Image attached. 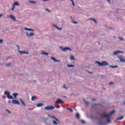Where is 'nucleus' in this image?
<instances>
[{"instance_id":"obj_1","label":"nucleus","mask_w":125,"mask_h":125,"mask_svg":"<svg viewBox=\"0 0 125 125\" xmlns=\"http://www.w3.org/2000/svg\"><path fill=\"white\" fill-rule=\"evenodd\" d=\"M115 114V110H112L109 114H107L105 113L100 114L101 118H104L106 119V122L107 124H110L111 123V119L110 118L112 116V115Z\"/></svg>"},{"instance_id":"obj_2","label":"nucleus","mask_w":125,"mask_h":125,"mask_svg":"<svg viewBox=\"0 0 125 125\" xmlns=\"http://www.w3.org/2000/svg\"><path fill=\"white\" fill-rule=\"evenodd\" d=\"M96 64H98V66L100 67H104L105 66H109V63L106 61H103L102 62L98 61L95 62Z\"/></svg>"},{"instance_id":"obj_3","label":"nucleus","mask_w":125,"mask_h":125,"mask_svg":"<svg viewBox=\"0 0 125 125\" xmlns=\"http://www.w3.org/2000/svg\"><path fill=\"white\" fill-rule=\"evenodd\" d=\"M15 46H17V47L18 48V50L20 53V54H29V52L27 51H20V47L17 45V44H15Z\"/></svg>"},{"instance_id":"obj_4","label":"nucleus","mask_w":125,"mask_h":125,"mask_svg":"<svg viewBox=\"0 0 125 125\" xmlns=\"http://www.w3.org/2000/svg\"><path fill=\"white\" fill-rule=\"evenodd\" d=\"M54 109H55V107L53 105L47 106L44 108V110H47V111L54 110Z\"/></svg>"},{"instance_id":"obj_5","label":"nucleus","mask_w":125,"mask_h":125,"mask_svg":"<svg viewBox=\"0 0 125 125\" xmlns=\"http://www.w3.org/2000/svg\"><path fill=\"white\" fill-rule=\"evenodd\" d=\"M60 48L62 50V51L65 52L66 50H69V51H72V49L70 48L69 47L63 48L62 46H60Z\"/></svg>"},{"instance_id":"obj_6","label":"nucleus","mask_w":125,"mask_h":125,"mask_svg":"<svg viewBox=\"0 0 125 125\" xmlns=\"http://www.w3.org/2000/svg\"><path fill=\"white\" fill-rule=\"evenodd\" d=\"M55 103L56 104H64V101H62L60 99H57Z\"/></svg>"},{"instance_id":"obj_7","label":"nucleus","mask_w":125,"mask_h":125,"mask_svg":"<svg viewBox=\"0 0 125 125\" xmlns=\"http://www.w3.org/2000/svg\"><path fill=\"white\" fill-rule=\"evenodd\" d=\"M25 34H26V36L27 37H28V38L34 37V36H35V33L33 32H31L29 34L28 32H25Z\"/></svg>"},{"instance_id":"obj_8","label":"nucleus","mask_w":125,"mask_h":125,"mask_svg":"<svg viewBox=\"0 0 125 125\" xmlns=\"http://www.w3.org/2000/svg\"><path fill=\"white\" fill-rule=\"evenodd\" d=\"M12 103L14 104H17V105H20V103H19V101L17 100H13L12 102Z\"/></svg>"},{"instance_id":"obj_9","label":"nucleus","mask_w":125,"mask_h":125,"mask_svg":"<svg viewBox=\"0 0 125 125\" xmlns=\"http://www.w3.org/2000/svg\"><path fill=\"white\" fill-rule=\"evenodd\" d=\"M118 57L121 62H124V63H125V59H123V57H120L119 56H118Z\"/></svg>"},{"instance_id":"obj_10","label":"nucleus","mask_w":125,"mask_h":125,"mask_svg":"<svg viewBox=\"0 0 125 125\" xmlns=\"http://www.w3.org/2000/svg\"><path fill=\"white\" fill-rule=\"evenodd\" d=\"M9 18H11L12 20H14V21H17L16 18H15V17L13 16V15H10L9 17Z\"/></svg>"},{"instance_id":"obj_11","label":"nucleus","mask_w":125,"mask_h":125,"mask_svg":"<svg viewBox=\"0 0 125 125\" xmlns=\"http://www.w3.org/2000/svg\"><path fill=\"white\" fill-rule=\"evenodd\" d=\"M24 30L25 31H29L30 32H35V30H34L32 28H27L25 27Z\"/></svg>"},{"instance_id":"obj_12","label":"nucleus","mask_w":125,"mask_h":125,"mask_svg":"<svg viewBox=\"0 0 125 125\" xmlns=\"http://www.w3.org/2000/svg\"><path fill=\"white\" fill-rule=\"evenodd\" d=\"M4 95H6L7 97H8L9 95H10V92L5 91L4 93Z\"/></svg>"},{"instance_id":"obj_13","label":"nucleus","mask_w":125,"mask_h":125,"mask_svg":"<svg viewBox=\"0 0 125 125\" xmlns=\"http://www.w3.org/2000/svg\"><path fill=\"white\" fill-rule=\"evenodd\" d=\"M51 59L52 60H53V61H55V62H60V61L56 60L55 58H54L53 57H51Z\"/></svg>"},{"instance_id":"obj_14","label":"nucleus","mask_w":125,"mask_h":125,"mask_svg":"<svg viewBox=\"0 0 125 125\" xmlns=\"http://www.w3.org/2000/svg\"><path fill=\"white\" fill-rule=\"evenodd\" d=\"M89 20H90L91 21H94V23H95V24H97V21H96V20H95V19L90 18V19H89Z\"/></svg>"},{"instance_id":"obj_15","label":"nucleus","mask_w":125,"mask_h":125,"mask_svg":"<svg viewBox=\"0 0 125 125\" xmlns=\"http://www.w3.org/2000/svg\"><path fill=\"white\" fill-rule=\"evenodd\" d=\"M42 106H44V104H43L42 103H40L37 104L36 107H42Z\"/></svg>"},{"instance_id":"obj_16","label":"nucleus","mask_w":125,"mask_h":125,"mask_svg":"<svg viewBox=\"0 0 125 125\" xmlns=\"http://www.w3.org/2000/svg\"><path fill=\"white\" fill-rule=\"evenodd\" d=\"M121 52L120 51H116L115 52H113L114 55H118V54H120Z\"/></svg>"},{"instance_id":"obj_17","label":"nucleus","mask_w":125,"mask_h":125,"mask_svg":"<svg viewBox=\"0 0 125 125\" xmlns=\"http://www.w3.org/2000/svg\"><path fill=\"white\" fill-rule=\"evenodd\" d=\"M13 95L15 99H16V98H17V96H18L19 94H18V93H14L13 94Z\"/></svg>"},{"instance_id":"obj_18","label":"nucleus","mask_w":125,"mask_h":125,"mask_svg":"<svg viewBox=\"0 0 125 125\" xmlns=\"http://www.w3.org/2000/svg\"><path fill=\"white\" fill-rule=\"evenodd\" d=\"M42 53H41L42 55H46V56H48V53L47 52H44L43 50L42 51Z\"/></svg>"},{"instance_id":"obj_19","label":"nucleus","mask_w":125,"mask_h":125,"mask_svg":"<svg viewBox=\"0 0 125 125\" xmlns=\"http://www.w3.org/2000/svg\"><path fill=\"white\" fill-rule=\"evenodd\" d=\"M83 100L84 102V103L86 106H88V105H89V104H88V102H86V101L85 100H84V99H83Z\"/></svg>"},{"instance_id":"obj_20","label":"nucleus","mask_w":125,"mask_h":125,"mask_svg":"<svg viewBox=\"0 0 125 125\" xmlns=\"http://www.w3.org/2000/svg\"><path fill=\"white\" fill-rule=\"evenodd\" d=\"M20 100L21 102L22 103V104L23 105L24 107H26V105L25 104V103L23 101V100H22V99H20Z\"/></svg>"},{"instance_id":"obj_21","label":"nucleus","mask_w":125,"mask_h":125,"mask_svg":"<svg viewBox=\"0 0 125 125\" xmlns=\"http://www.w3.org/2000/svg\"><path fill=\"white\" fill-rule=\"evenodd\" d=\"M67 67H68V68H73L74 67H75V65L73 64H68L67 65Z\"/></svg>"},{"instance_id":"obj_22","label":"nucleus","mask_w":125,"mask_h":125,"mask_svg":"<svg viewBox=\"0 0 125 125\" xmlns=\"http://www.w3.org/2000/svg\"><path fill=\"white\" fill-rule=\"evenodd\" d=\"M13 5H14V6H15V5H16V6H19V3L18 2H17V1H16V2H15L13 4Z\"/></svg>"},{"instance_id":"obj_23","label":"nucleus","mask_w":125,"mask_h":125,"mask_svg":"<svg viewBox=\"0 0 125 125\" xmlns=\"http://www.w3.org/2000/svg\"><path fill=\"white\" fill-rule=\"evenodd\" d=\"M8 99H14V98H13V97L10 95H9L8 97H7Z\"/></svg>"},{"instance_id":"obj_24","label":"nucleus","mask_w":125,"mask_h":125,"mask_svg":"<svg viewBox=\"0 0 125 125\" xmlns=\"http://www.w3.org/2000/svg\"><path fill=\"white\" fill-rule=\"evenodd\" d=\"M35 99H38V98L36 96H32L31 100H32V101H35Z\"/></svg>"},{"instance_id":"obj_25","label":"nucleus","mask_w":125,"mask_h":125,"mask_svg":"<svg viewBox=\"0 0 125 125\" xmlns=\"http://www.w3.org/2000/svg\"><path fill=\"white\" fill-rule=\"evenodd\" d=\"M109 68H118V65H110Z\"/></svg>"},{"instance_id":"obj_26","label":"nucleus","mask_w":125,"mask_h":125,"mask_svg":"<svg viewBox=\"0 0 125 125\" xmlns=\"http://www.w3.org/2000/svg\"><path fill=\"white\" fill-rule=\"evenodd\" d=\"M70 60H73L74 61H76V59H75L74 56H71Z\"/></svg>"},{"instance_id":"obj_27","label":"nucleus","mask_w":125,"mask_h":125,"mask_svg":"<svg viewBox=\"0 0 125 125\" xmlns=\"http://www.w3.org/2000/svg\"><path fill=\"white\" fill-rule=\"evenodd\" d=\"M30 3H32V4L37 3V2L33 0H29V1Z\"/></svg>"},{"instance_id":"obj_28","label":"nucleus","mask_w":125,"mask_h":125,"mask_svg":"<svg viewBox=\"0 0 125 125\" xmlns=\"http://www.w3.org/2000/svg\"><path fill=\"white\" fill-rule=\"evenodd\" d=\"M123 119H124V116H122L121 117L117 118V120L120 121L121 120H123Z\"/></svg>"},{"instance_id":"obj_29","label":"nucleus","mask_w":125,"mask_h":125,"mask_svg":"<svg viewBox=\"0 0 125 125\" xmlns=\"http://www.w3.org/2000/svg\"><path fill=\"white\" fill-rule=\"evenodd\" d=\"M67 110H68V111H69V112H71V113L74 111L72 108H70L69 107L67 108Z\"/></svg>"},{"instance_id":"obj_30","label":"nucleus","mask_w":125,"mask_h":125,"mask_svg":"<svg viewBox=\"0 0 125 125\" xmlns=\"http://www.w3.org/2000/svg\"><path fill=\"white\" fill-rule=\"evenodd\" d=\"M54 27H55V28H56V29H57L58 30H62V28H60L58 26H57V25H54Z\"/></svg>"},{"instance_id":"obj_31","label":"nucleus","mask_w":125,"mask_h":125,"mask_svg":"<svg viewBox=\"0 0 125 125\" xmlns=\"http://www.w3.org/2000/svg\"><path fill=\"white\" fill-rule=\"evenodd\" d=\"M76 117L79 120L80 119V114L77 113L76 115Z\"/></svg>"},{"instance_id":"obj_32","label":"nucleus","mask_w":125,"mask_h":125,"mask_svg":"<svg viewBox=\"0 0 125 125\" xmlns=\"http://www.w3.org/2000/svg\"><path fill=\"white\" fill-rule=\"evenodd\" d=\"M48 117H49L50 118H51V119H55V116H51V115H50V114L48 115Z\"/></svg>"},{"instance_id":"obj_33","label":"nucleus","mask_w":125,"mask_h":125,"mask_svg":"<svg viewBox=\"0 0 125 125\" xmlns=\"http://www.w3.org/2000/svg\"><path fill=\"white\" fill-rule=\"evenodd\" d=\"M5 65L7 66L8 67H10V66L11 65V63H5Z\"/></svg>"},{"instance_id":"obj_34","label":"nucleus","mask_w":125,"mask_h":125,"mask_svg":"<svg viewBox=\"0 0 125 125\" xmlns=\"http://www.w3.org/2000/svg\"><path fill=\"white\" fill-rule=\"evenodd\" d=\"M53 123L54 125H58V123L56 122L55 120H53Z\"/></svg>"},{"instance_id":"obj_35","label":"nucleus","mask_w":125,"mask_h":125,"mask_svg":"<svg viewBox=\"0 0 125 125\" xmlns=\"http://www.w3.org/2000/svg\"><path fill=\"white\" fill-rule=\"evenodd\" d=\"M56 108H57V109H59V108H60V105H59L58 104H56Z\"/></svg>"},{"instance_id":"obj_36","label":"nucleus","mask_w":125,"mask_h":125,"mask_svg":"<svg viewBox=\"0 0 125 125\" xmlns=\"http://www.w3.org/2000/svg\"><path fill=\"white\" fill-rule=\"evenodd\" d=\"M86 72H87V73H88V74H91V75H92V74H93V72H89L88 70H86Z\"/></svg>"},{"instance_id":"obj_37","label":"nucleus","mask_w":125,"mask_h":125,"mask_svg":"<svg viewBox=\"0 0 125 125\" xmlns=\"http://www.w3.org/2000/svg\"><path fill=\"white\" fill-rule=\"evenodd\" d=\"M99 125H105V123H102V122H100L99 123Z\"/></svg>"},{"instance_id":"obj_38","label":"nucleus","mask_w":125,"mask_h":125,"mask_svg":"<svg viewBox=\"0 0 125 125\" xmlns=\"http://www.w3.org/2000/svg\"><path fill=\"white\" fill-rule=\"evenodd\" d=\"M72 23H73V24H78L79 23V22H78L77 21H75L73 20H72Z\"/></svg>"},{"instance_id":"obj_39","label":"nucleus","mask_w":125,"mask_h":125,"mask_svg":"<svg viewBox=\"0 0 125 125\" xmlns=\"http://www.w3.org/2000/svg\"><path fill=\"white\" fill-rule=\"evenodd\" d=\"M6 111L8 112V114H11V111H10L9 110L6 109Z\"/></svg>"},{"instance_id":"obj_40","label":"nucleus","mask_w":125,"mask_h":125,"mask_svg":"<svg viewBox=\"0 0 125 125\" xmlns=\"http://www.w3.org/2000/svg\"><path fill=\"white\" fill-rule=\"evenodd\" d=\"M13 7L12 8V11H14V9H15V6L13 5Z\"/></svg>"},{"instance_id":"obj_41","label":"nucleus","mask_w":125,"mask_h":125,"mask_svg":"<svg viewBox=\"0 0 125 125\" xmlns=\"http://www.w3.org/2000/svg\"><path fill=\"white\" fill-rule=\"evenodd\" d=\"M109 85H112L114 84V83L112 82H111L109 83Z\"/></svg>"},{"instance_id":"obj_42","label":"nucleus","mask_w":125,"mask_h":125,"mask_svg":"<svg viewBox=\"0 0 125 125\" xmlns=\"http://www.w3.org/2000/svg\"><path fill=\"white\" fill-rule=\"evenodd\" d=\"M97 105V104H93L92 106V108H95V106H96Z\"/></svg>"},{"instance_id":"obj_43","label":"nucleus","mask_w":125,"mask_h":125,"mask_svg":"<svg viewBox=\"0 0 125 125\" xmlns=\"http://www.w3.org/2000/svg\"><path fill=\"white\" fill-rule=\"evenodd\" d=\"M81 123H82V124H85V121H84L83 120H81Z\"/></svg>"},{"instance_id":"obj_44","label":"nucleus","mask_w":125,"mask_h":125,"mask_svg":"<svg viewBox=\"0 0 125 125\" xmlns=\"http://www.w3.org/2000/svg\"><path fill=\"white\" fill-rule=\"evenodd\" d=\"M3 42V40L2 39H0V43H2Z\"/></svg>"},{"instance_id":"obj_45","label":"nucleus","mask_w":125,"mask_h":125,"mask_svg":"<svg viewBox=\"0 0 125 125\" xmlns=\"http://www.w3.org/2000/svg\"><path fill=\"white\" fill-rule=\"evenodd\" d=\"M55 121H56V122H58V123H59V120H58V119L55 118Z\"/></svg>"},{"instance_id":"obj_46","label":"nucleus","mask_w":125,"mask_h":125,"mask_svg":"<svg viewBox=\"0 0 125 125\" xmlns=\"http://www.w3.org/2000/svg\"><path fill=\"white\" fill-rule=\"evenodd\" d=\"M107 28H108L109 29H110V30H114V28H113L111 27H107Z\"/></svg>"},{"instance_id":"obj_47","label":"nucleus","mask_w":125,"mask_h":125,"mask_svg":"<svg viewBox=\"0 0 125 125\" xmlns=\"http://www.w3.org/2000/svg\"><path fill=\"white\" fill-rule=\"evenodd\" d=\"M72 5L73 6H75V2H74V1H72Z\"/></svg>"},{"instance_id":"obj_48","label":"nucleus","mask_w":125,"mask_h":125,"mask_svg":"<svg viewBox=\"0 0 125 125\" xmlns=\"http://www.w3.org/2000/svg\"><path fill=\"white\" fill-rule=\"evenodd\" d=\"M45 10H46V11H48V12H50V11H49V9L47 8L45 9Z\"/></svg>"},{"instance_id":"obj_49","label":"nucleus","mask_w":125,"mask_h":125,"mask_svg":"<svg viewBox=\"0 0 125 125\" xmlns=\"http://www.w3.org/2000/svg\"><path fill=\"white\" fill-rule=\"evenodd\" d=\"M119 39L121 41H124V38H119Z\"/></svg>"},{"instance_id":"obj_50","label":"nucleus","mask_w":125,"mask_h":125,"mask_svg":"<svg viewBox=\"0 0 125 125\" xmlns=\"http://www.w3.org/2000/svg\"><path fill=\"white\" fill-rule=\"evenodd\" d=\"M42 0L43 1H48V0Z\"/></svg>"},{"instance_id":"obj_51","label":"nucleus","mask_w":125,"mask_h":125,"mask_svg":"<svg viewBox=\"0 0 125 125\" xmlns=\"http://www.w3.org/2000/svg\"><path fill=\"white\" fill-rule=\"evenodd\" d=\"M9 58H11V57H8L6 60H8V59H9Z\"/></svg>"},{"instance_id":"obj_52","label":"nucleus","mask_w":125,"mask_h":125,"mask_svg":"<svg viewBox=\"0 0 125 125\" xmlns=\"http://www.w3.org/2000/svg\"><path fill=\"white\" fill-rule=\"evenodd\" d=\"M62 97H64V98H66L67 99V97L65 96H62Z\"/></svg>"},{"instance_id":"obj_53","label":"nucleus","mask_w":125,"mask_h":125,"mask_svg":"<svg viewBox=\"0 0 125 125\" xmlns=\"http://www.w3.org/2000/svg\"><path fill=\"white\" fill-rule=\"evenodd\" d=\"M95 100H96L95 99H92V101H95Z\"/></svg>"},{"instance_id":"obj_54","label":"nucleus","mask_w":125,"mask_h":125,"mask_svg":"<svg viewBox=\"0 0 125 125\" xmlns=\"http://www.w3.org/2000/svg\"><path fill=\"white\" fill-rule=\"evenodd\" d=\"M63 88H65V89H67V87H66V86H63Z\"/></svg>"},{"instance_id":"obj_55","label":"nucleus","mask_w":125,"mask_h":125,"mask_svg":"<svg viewBox=\"0 0 125 125\" xmlns=\"http://www.w3.org/2000/svg\"><path fill=\"white\" fill-rule=\"evenodd\" d=\"M8 103H9V104L11 103V101H9L8 102Z\"/></svg>"},{"instance_id":"obj_56","label":"nucleus","mask_w":125,"mask_h":125,"mask_svg":"<svg viewBox=\"0 0 125 125\" xmlns=\"http://www.w3.org/2000/svg\"><path fill=\"white\" fill-rule=\"evenodd\" d=\"M1 16H2V14H0V19L1 18Z\"/></svg>"},{"instance_id":"obj_57","label":"nucleus","mask_w":125,"mask_h":125,"mask_svg":"<svg viewBox=\"0 0 125 125\" xmlns=\"http://www.w3.org/2000/svg\"><path fill=\"white\" fill-rule=\"evenodd\" d=\"M70 18H71V20H72V21H73V17H72V16H71L70 17Z\"/></svg>"},{"instance_id":"obj_58","label":"nucleus","mask_w":125,"mask_h":125,"mask_svg":"<svg viewBox=\"0 0 125 125\" xmlns=\"http://www.w3.org/2000/svg\"><path fill=\"white\" fill-rule=\"evenodd\" d=\"M93 118H94L93 116H91L90 117V119H93Z\"/></svg>"},{"instance_id":"obj_59","label":"nucleus","mask_w":125,"mask_h":125,"mask_svg":"<svg viewBox=\"0 0 125 125\" xmlns=\"http://www.w3.org/2000/svg\"><path fill=\"white\" fill-rule=\"evenodd\" d=\"M107 0V1H108V2H109V3H110V0Z\"/></svg>"},{"instance_id":"obj_60","label":"nucleus","mask_w":125,"mask_h":125,"mask_svg":"<svg viewBox=\"0 0 125 125\" xmlns=\"http://www.w3.org/2000/svg\"><path fill=\"white\" fill-rule=\"evenodd\" d=\"M120 53H124V52L120 51Z\"/></svg>"},{"instance_id":"obj_61","label":"nucleus","mask_w":125,"mask_h":125,"mask_svg":"<svg viewBox=\"0 0 125 125\" xmlns=\"http://www.w3.org/2000/svg\"><path fill=\"white\" fill-rule=\"evenodd\" d=\"M70 0V1H72V2H73V1H74V0Z\"/></svg>"},{"instance_id":"obj_62","label":"nucleus","mask_w":125,"mask_h":125,"mask_svg":"<svg viewBox=\"0 0 125 125\" xmlns=\"http://www.w3.org/2000/svg\"><path fill=\"white\" fill-rule=\"evenodd\" d=\"M16 22H19V21H17V20H16V21H15Z\"/></svg>"},{"instance_id":"obj_63","label":"nucleus","mask_w":125,"mask_h":125,"mask_svg":"<svg viewBox=\"0 0 125 125\" xmlns=\"http://www.w3.org/2000/svg\"><path fill=\"white\" fill-rule=\"evenodd\" d=\"M21 77H23V74H21Z\"/></svg>"},{"instance_id":"obj_64","label":"nucleus","mask_w":125,"mask_h":125,"mask_svg":"<svg viewBox=\"0 0 125 125\" xmlns=\"http://www.w3.org/2000/svg\"><path fill=\"white\" fill-rule=\"evenodd\" d=\"M123 104L125 105V102H124Z\"/></svg>"}]
</instances>
